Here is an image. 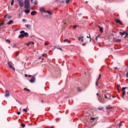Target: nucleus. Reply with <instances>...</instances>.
<instances>
[{"label": "nucleus", "instance_id": "obj_1", "mask_svg": "<svg viewBox=\"0 0 128 128\" xmlns=\"http://www.w3.org/2000/svg\"><path fill=\"white\" fill-rule=\"evenodd\" d=\"M18 2V4L20 8H22L24 4V8L28 10L30 8V0H24H24H17Z\"/></svg>", "mask_w": 128, "mask_h": 128}, {"label": "nucleus", "instance_id": "obj_2", "mask_svg": "<svg viewBox=\"0 0 128 128\" xmlns=\"http://www.w3.org/2000/svg\"><path fill=\"white\" fill-rule=\"evenodd\" d=\"M20 34H20L18 36L19 38H24V36H26V38H28V33L24 32V30L20 31Z\"/></svg>", "mask_w": 128, "mask_h": 128}, {"label": "nucleus", "instance_id": "obj_3", "mask_svg": "<svg viewBox=\"0 0 128 128\" xmlns=\"http://www.w3.org/2000/svg\"><path fill=\"white\" fill-rule=\"evenodd\" d=\"M119 34L120 36H124L126 34V36L124 38H128V32H120Z\"/></svg>", "mask_w": 128, "mask_h": 128}, {"label": "nucleus", "instance_id": "obj_4", "mask_svg": "<svg viewBox=\"0 0 128 128\" xmlns=\"http://www.w3.org/2000/svg\"><path fill=\"white\" fill-rule=\"evenodd\" d=\"M126 90V87H123L122 88V90L123 92H122V98H124V94H126V90Z\"/></svg>", "mask_w": 128, "mask_h": 128}, {"label": "nucleus", "instance_id": "obj_5", "mask_svg": "<svg viewBox=\"0 0 128 128\" xmlns=\"http://www.w3.org/2000/svg\"><path fill=\"white\" fill-rule=\"evenodd\" d=\"M36 80V78L33 76L32 77L31 79L30 80V82L32 84L33 82H34V81Z\"/></svg>", "mask_w": 128, "mask_h": 128}, {"label": "nucleus", "instance_id": "obj_6", "mask_svg": "<svg viewBox=\"0 0 128 128\" xmlns=\"http://www.w3.org/2000/svg\"><path fill=\"white\" fill-rule=\"evenodd\" d=\"M5 96L6 98H8L10 96V91L8 90H6Z\"/></svg>", "mask_w": 128, "mask_h": 128}, {"label": "nucleus", "instance_id": "obj_7", "mask_svg": "<svg viewBox=\"0 0 128 128\" xmlns=\"http://www.w3.org/2000/svg\"><path fill=\"white\" fill-rule=\"evenodd\" d=\"M8 65L10 68H12V70H16V68H14L12 67V64H10V62H8Z\"/></svg>", "mask_w": 128, "mask_h": 128}, {"label": "nucleus", "instance_id": "obj_8", "mask_svg": "<svg viewBox=\"0 0 128 128\" xmlns=\"http://www.w3.org/2000/svg\"><path fill=\"white\" fill-rule=\"evenodd\" d=\"M78 40L80 42H84V36H79Z\"/></svg>", "mask_w": 128, "mask_h": 128}, {"label": "nucleus", "instance_id": "obj_9", "mask_svg": "<svg viewBox=\"0 0 128 128\" xmlns=\"http://www.w3.org/2000/svg\"><path fill=\"white\" fill-rule=\"evenodd\" d=\"M116 22H117V24H121V26H122V24H124L122 23L120 20L118 19L116 20Z\"/></svg>", "mask_w": 128, "mask_h": 128}, {"label": "nucleus", "instance_id": "obj_10", "mask_svg": "<svg viewBox=\"0 0 128 128\" xmlns=\"http://www.w3.org/2000/svg\"><path fill=\"white\" fill-rule=\"evenodd\" d=\"M40 12H46V11L44 10V8L42 7L40 8Z\"/></svg>", "mask_w": 128, "mask_h": 128}, {"label": "nucleus", "instance_id": "obj_11", "mask_svg": "<svg viewBox=\"0 0 128 128\" xmlns=\"http://www.w3.org/2000/svg\"><path fill=\"white\" fill-rule=\"evenodd\" d=\"M104 98H108L110 100V96L108 95V94H104Z\"/></svg>", "mask_w": 128, "mask_h": 128}, {"label": "nucleus", "instance_id": "obj_12", "mask_svg": "<svg viewBox=\"0 0 128 128\" xmlns=\"http://www.w3.org/2000/svg\"><path fill=\"white\" fill-rule=\"evenodd\" d=\"M98 27L100 28V32H101V34H102V32H104V29L100 27V26H98Z\"/></svg>", "mask_w": 128, "mask_h": 128}, {"label": "nucleus", "instance_id": "obj_13", "mask_svg": "<svg viewBox=\"0 0 128 128\" xmlns=\"http://www.w3.org/2000/svg\"><path fill=\"white\" fill-rule=\"evenodd\" d=\"M24 12L25 14H30V10H24Z\"/></svg>", "mask_w": 128, "mask_h": 128}, {"label": "nucleus", "instance_id": "obj_14", "mask_svg": "<svg viewBox=\"0 0 128 128\" xmlns=\"http://www.w3.org/2000/svg\"><path fill=\"white\" fill-rule=\"evenodd\" d=\"M14 23V20H10L7 24H12Z\"/></svg>", "mask_w": 128, "mask_h": 128}, {"label": "nucleus", "instance_id": "obj_15", "mask_svg": "<svg viewBox=\"0 0 128 128\" xmlns=\"http://www.w3.org/2000/svg\"><path fill=\"white\" fill-rule=\"evenodd\" d=\"M35 14H36V12L32 11L31 12V16H34Z\"/></svg>", "mask_w": 128, "mask_h": 128}, {"label": "nucleus", "instance_id": "obj_16", "mask_svg": "<svg viewBox=\"0 0 128 128\" xmlns=\"http://www.w3.org/2000/svg\"><path fill=\"white\" fill-rule=\"evenodd\" d=\"M115 42H122L121 40L117 39L114 40Z\"/></svg>", "mask_w": 128, "mask_h": 128}, {"label": "nucleus", "instance_id": "obj_17", "mask_svg": "<svg viewBox=\"0 0 128 128\" xmlns=\"http://www.w3.org/2000/svg\"><path fill=\"white\" fill-rule=\"evenodd\" d=\"M98 100L100 102H102V98H100V96H99V98H98Z\"/></svg>", "mask_w": 128, "mask_h": 128}, {"label": "nucleus", "instance_id": "obj_18", "mask_svg": "<svg viewBox=\"0 0 128 128\" xmlns=\"http://www.w3.org/2000/svg\"><path fill=\"white\" fill-rule=\"evenodd\" d=\"M24 90H26V92H30V89H28V88H24Z\"/></svg>", "mask_w": 128, "mask_h": 128}, {"label": "nucleus", "instance_id": "obj_19", "mask_svg": "<svg viewBox=\"0 0 128 128\" xmlns=\"http://www.w3.org/2000/svg\"><path fill=\"white\" fill-rule=\"evenodd\" d=\"M26 28H32V26H30V24H27L26 25Z\"/></svg>", "mask_w": 128, "mask_h": 128}, {"label": "nucleus", "instance_id": "obj_20", "mask_svg": "<svg viewBox=\"0 0 128 128\" xmlns=\"http://www.w3.org/2000/svg\"><path fill=\"white\" fill-rule=\"evenodd\" d=\"M4 22L5 20H4L1 24H0V28L1 26H2L3 24H4Z\"/></svg>", "mask_w": 128, "mask_h": 128}, {"label": "nucleus", "instance_id": "obj_21", "mask_svg": "<svg viewBox=\"0 0 128 128\" xmlns=\"http://www.w3.org/2000/svg\"><path fill=\"white\" fill-rule=\"evenodd\" d=\"M6 42H8V44H10V39H6Z\"/></svg>", "mask_w": 128, "mask_h": 128}, {"label": "nucleus", "instance_id": "obj_22", "mask_svg": "<svg viewBox=\"0 0 128 128\" xmlns=\"http://www.w3.org/2000/svg\"><path fill=\"white\" fill-rule=\"evenodd\" d=\"M70 42V40H68V39L64 40V42Z\"/></svg>", "mask_w": 128, "mask_h": 128}, {"label": "nucleus", "instance_id": "obj_23", "mask_svg": "<svg viewBox=\"0 0 128 128\" xmlns=\"http://www.w3.org/2000/svg\"><path fill=\"white\" fill-rule=\"evenodd\" d=\"M11 6H14V0H12Z\"/></svg>", "mask_w": 128, "mask_h": 128}, {"label": "nucleus", "instance_id": "obj_24", "mask_svg": "<svg viewBox=\"0 0 128 128\" xmlns=\"http://www.w3.org/2000/svg\"><path fill=\"white\" fill-rule=\"evenodd\" d=\"M30 44H32V42H28V43L27 44H25L26 46H30Z\"/></svg>", "mask_w": 128, "mask_h": 128}, {"label": "nucleus", "instance_id": "obj_25", "mask_svg": "<svg viewBox=\"0 0 128 128\" xmlns=\"http://www.w3.org/2000/svg\"><path fill=\"white\" fill-rule=\"evenodd\" d=\"M100 35H98V36H96V37L95 38H96V40H98V38H100Z\"/></svg>", "mask_w": 128, "mask_h": 128}, {"label": "nucleus", "instance_id": "obj_26", "mask_svg": "<svg viewBox=\"0 0 128 128\" xmlns=\"http://www.w3.org/2000/svg\"><path fill=\"white\" fill-rule=\"evenodd\" d=\"M48 14L52 15V13L50 11H47Z\"/></svg>", "mask_w": 128, "mask_h": 128}, {"label": "nucleus", "instance_id": "obj_27", "mask_svg": "<svg viewBox=\"0 0 128 128\" xmlns=\"http://www.w3.org/2000/svg\"><path fill=\"white\" fill-rule=\"evenodd\" d=\"M112 107H107L106 108V110H112Z\"/></svg>", "mask_w": 128, "mask_h": 128}, {"label": "nucleus", "instance_id": "obj_28", "mask_svg": "<svg viewBox=\"0 0 128 128\" xmlns=\"http://www.w3.org/2000/svg\"><path fill=\"white\" fill-rule=\"evenodd\" d=\"M87 38H90V42H92V38H90V34L89 35V36H87Z\"/></svg>", "mask_w": 128, "mask_h": 128}, {"label": "nucleus", "instance_id": "obj_29", "mask_svg": "<svg viewBox=\"0 0 128 128\" xmlns=\"http://www.w3.org/2000/svg\"><path fill=\"white\" fill-rule=\"evenodd\" d=\"M102 76V75L100 74H99L98 76V78L97 79L98 80H100V77Z\"/></svg>", "mask_w": 128, "mask_h": 128}, {"label": "nucleus", "instance_id": "obj_30", "mask_svg": "<svg viewBox=\"0 0 128 128\" xmlns=\"http://www.w3.org/2000/svg\"><path fill=\"white\" fill-rule=\"evenodd\" d=\"M98 110H104V108H99Z\"/></svg>", "mask_w": 128, "mask_h": 128}, {"label": "nucleus", "instance_id": "obj_31", "mask_svg": "<svg viewBox=\"0 0 128 128\" xmlns=\"http://www.w3.org/2000/svg\"><path fill=\"white\" fill-rule=\"evenodd\" d=\"M34 4H36V5L38 4V0H36L34 1Z\"/></svg>", "mask_w": 128, "mask_h": 128}, {"label": "nucleus", "instance_id": "obj_32", "mask_svg": "<svg viewBox=\"0 0 128 128\" xmlns=\"http://www.w3.org/2000/svg\"><path fill=\"white\" fill-rule=\"evenodd\" d=\"M21 126H22V128H25L26 127V125H24V124H21Z\"/></svg>", "mask_w": 128, "mask_h": 128}, {"label": "nucleus", "instance_id": "obj_33", "mask_svg": "<svg viewBox=\"0 0 128 128\" xmlns=\"http://www.w3.org/2000/svg\"><path fill=\"white\" fill-rule=\"evenodd\" d=\"M70 0H66V4H68V2H70Z\"/></svg>", "mask_w": 128, "mask_h": 128}, {"label": "nucleus", "instance_id": "obj_34", "mask_svg": "<svg viewBox=\"0 0 128 128\" xmlns=\"http://www.w3.org/2000/svg\"><path fill=\"white\" fill-rule=\"evenodd\" d=\"M78 25H74V27H73V28L74 29V28H78Z\"/></svg>", "mask_w": 128, "mask_h": 128}, {"label": "nucleus", "instance_id": "obj_35", "mask_svg": "<svg viewBox=\"0 0 128 128\" xmlns=\"http://www.w3.org/2000/svg\"><path fill=\"white\" fill-rule=\"evenodd\" d=\"M96 86H98V80H97V81L96 82Z\"/></svg>", "mask_w": 128, "mask_h": 128}, {"label": "nucleus", "instance_id": "obj_36", "mask_svg": "<svg viewBox=\"0 0 128 128\" xmlns=\"http://www.w3.org/2000/svg\"><path fill=\"white\" fill-rule=\"evenodd\" d=\"M96 120V118H92V117H90V120Z\"/></svg>", "mask_w": 128, "mask_h": 128}, {"label": "nucleus", "instance_id": "obj_37", "mask_svg": "<svg viewBox=\"0 0 128 128\" xmlns=\"http://www.w3.org/2000/svg\"><path fill=\"white\" fill-rule=\"evenodd\" d=\"M23 112H27L28 110H26V108H24V109H23Z\"/></svg>", "mask_w": 128, "mask_h": 128}, {"label": "nucleus", "instance_id": "obj_38", "mask_svg": "<svg viewBox=\"0 0 128 128\" xmlns=\"http://www.w3.org/2000/svg\"><path fill=\"white\" fill-rule=\"evenodd\" d=\"M22 22H26V19H22Z\"/></svg>", "mask_w": 128, "mask_h": 128}, {"label": "nucleus", "instance_id": "obj_39", "mask_svg": "<svg viewBox=\"0 0 128 128\" xmlns=\"http://www.w3.org/2000/svg\"><path fill=\"white\" fill-rule=\"evenodd\" d=\"M12 48H16V44H14Z\"/></svg>", "mask_w": 128, "mask_h": 128}, {"label": "nucleus", "instance_id": "obj_40", "mask_svg": "<svg viewBox=\"0 0 128 128\" xmlns=\"http://www.w3.org/2000/svg\"><path fill=\"white\" fill-rule=\"evenodd\" d=\"M77 90H78V92H80V88H77Z\"/></svg>", "mask_w": 128, "mask_h": 128}, {"label": "nucleus", "instance_id": "obj_41", "mask_svg": "<svg viewBox=\"0 0 128 128\" xmlns=\"http://www.w3.org/2000/svg\"><path fill=\"white\" fill-rule=\"evenodd\" d=\"M122 126V122H120V123L119 124V127Z\"/></svg>", "mask_w": 128, "mask_h": 128}, {"label": "nucleus", "instance_id": "obj_42", "mask_svg": "<svg viewBox=\"0 0 128 128\" xmlns=\"http://www.w3.org/2000/svg\"><path fill=\"white\" fill-rule=\"evenodd\" d=\"M60 2L64 3V0H62L60 1Z\"/></svg>", "mask_w": 128, "mask_h": 128}, {"label": "nucleus", "instance_id": "obj_43", "mask_svg": "<svg viewBox=\"0 0 128 128\" xmlns=\"http://www.w3.org/2000/svg\"><path fill=\"white\" fill-rule=\"evenodd\" d=\"M8 16V14H6V15H5L4 16V18H6V17Z\"/></svg>", "mask_w": 128, "mask_h": 128}, {"label": "nucleus", "instance_id": "obj_44", "mask_svg": "<svg viewBox=\"0 0 128 128\" xmlns=\"http://www.w3.org/2000/svg\"><path fill=\"white\" fill-rule=\"evenodd\" d=\"M7 18H12V16H8Z\"/></svg>", "mask_w": 128, "mask_h": 128}, {"label": "nucleus", "instance_id": "obj_45", "mask_svg": "<svg viewBox=\"0 0 128 128\" xmlns=\"http://www.w3.org/2000/svg\"><path fill=\"white\" fill-rule=\"evenodd\" d=\"M58 50H60L62 51V48H57Z\"/></svg>", "mask_w": 128, "mask_h": 128}, {"label": "nucleus", "instance_id": "obj_46", "mask_svg": "<svg viewBox=\"0 0 128 128\" xmlns=\"http://www.w3.org/2000/svg\"><path fill=\"white\" fill-rule=\"evenodd\" d=\"M17 114L18 115L20 114V112H17Z\"/></svg>", "mask_w": 128, "mask_h": 128}, {"label": "nucleus", "instance_id": "obj_47", "mask_svg": "<svg viewBox=\"0 0 128 128\" xmlns=\"http://www.w3.org/2000/svg\"><path fill=\"white\" fill-rule=\"evenodd\" d=\"M41 102H42V104H44V100H41Z\"/></svg>", "mask_w": 128, "mask_h": 128}, {"label": "nucleus", "instance_id": "obj_48", "mask_svg": "<svg viewBox=\"0 0 128 128\" xmlns=\"http://www.w3.org/2000/svg\"><path fill=\"white\" fill-rule=\"evenodd\" d=\"M126 77L128 78V72H126Z\"/></svg>", "mask_w": 128, "mask_h": 128}, {"label": "nucleus", "instance_id": "obj_49", "mask_svg": "<svg viewBox=\"0 0 128 128\" xmlns=\"http://www.w3.org/2000/svg\"><path fill=\"white\" fill-rule=\"evenodd\" d=\"M117 69H118V68H116V67L114 68V70H117Z\"/></svg>", "mask_w": 128, "mask_h": 128}, {"label": "nucleus", "instance_id": "obj_50", "mask_svg": "<svg viewBox=\"0 0 128 128\" xmlns=\"http://www.w3.org/2000/svg\"><path fill=\"white\" fill-rule=\"evenodd\" d=\"M44 46H48V44H46V43H44Z\"/></svg>", "mask_w": 128, "mask_h": 128}, {"label": "nucleus", "instance_id": "obj_51", "mask_svg": "<svg viewBox=\"0 0 128 128\" xmlns=\"http://www.w3.org/2000/svg\"><path fill=\"white\" fill-rule=\"evenodd\" d=\"M86 43L83 44H82V46H86Z\"/></svg>", "mask_w": 128, "mask_h": 128}, {"label": "nucleus", "instance_id": "obj_52", "mask_svg": "<svg viewBox=\"0 0 128 128\" xmlns=\"http://www.w3.org/2000/svg\"><path fill=\"white\" fill-rule=\"evenodd\" d=\"M28 76L29 78H30V77H32V75H28Z\"/></svg>", "mask_w": 128, "mask_h": 128}, {"label": "nucleus", "instance_id": "obj_53", "mask_svg": "<svg viewBox=\"0 0 128 128\" xmlns=\"http://www.w3.org/2000/svg\"><path fill=\"white\" fill-rule=\"evenodd\" d=\"M90 116V114L88 113L86 114V116Z\"/></svg>", "mask_w": 128, "mask_h": 128}, {"label": "nucleus", "instance_id": "obj_54", "mask_svg": "<svg viewBox=\"0 0 128 128\" xmlns=\"http://www.w3.org/2000/svg\"><path fill=\"white\" fill-rule=\"evenodd\" d=\"M96 96H100V94H98V93H97Z\"/></svg>", "mask_w": 128, "mask_h": 128}, {"label": "nucleus", "instance_id": "obj_55", "mask_svg": "<svg viewBox=\"0 0 128 128\" xmlns=\"http://www.w3.org/2000/svg\"><path fill=\"white\" fill-rule=\"evenodd\" d=\"M31 44H34V42H31Z\"/></svg>", "mask_w": 128, "mask_h": 128}, {"label": "nucleus", "instance_id": "obj_56", "mask_svg": "<svg viewBox=\"0 0 128 128\" xmlns=\"http://www.w3.org/2000/svg\"><path fill=\"white\" fill-rule=\"evenodd\" d=\"M31 2H34V0H31Z\"/></svg>", "mask_w": 128, "mask_h": 128}, {"label": "nucleus", "instance_id": "obj_57", "mask_svg": "<svg viewBox=\"0 0 128 128\" xmlns=\"http://www.w3.org/2000/svg\"><path fill=\"white\" fill-rule=\"evenodd\" d=\"M38 58L39 60H40L42 58V57H39Z\"/></svg>", "mask_w": 128, "mask_h": 128}, {"label": "nucleus", "instance_id": "obj_58", "mask_svg": "<svg viewBox=\"0 0 128 128\" xmlns=\"http://www.w3.org/2000/svg\"><path fill=\"white\" fill-rule=\"evenodd\" d=\"M25 76H28V74H26L25 75Z\"/></svg>", "mask_w": 128, "mask_h": 128}, {"label": "nucleus", "instance_id": "obj_59", "mask_svg": "<svg viewBox=\"0 0 128 128\" xmlns=\"http://www.w3.org/2000/svg\"><path fill=\"white\" fill-rule=\"evenodd\" d=\"M44 56V54H42V56Z\"/></svg>", "mask_w": 128, "mask_h": 128}, {"label": "nucleus", "instance_id": "obj_60", "mask_svg": "<svg viewBox=\"0 0 128 128\" xmlns=\"http://www.w3.org/2000/svg\"><path fill=\"white\" fill-rule=\"evenodd\" d=\"M20 104H21V105L22 104L21 102H20Z\"/></svg>", "mask_w": 128, "mask_h": 128}, {"label": "nucleus", "instance_id": "obj_61", "mask_svg": "<svg viewBox=\"0 0 128 128\" xmlns=\"http://www.w3.org/2000/svg\"><path fill=\"white\" fill-rule=\"evenodd\" d=\"M118 88H120V86H118Z\"/></svg>", "mask_w": 128, "mask_h": 128}, {"label": "nucleus", "instance_id": "obj_62", "mask_svg": "<svg viewBox=\"0 0 128 128\" xmlns=\"http://www.w3.org/2000/svg\"><path fill=\"white\" fill-rule=\"evenodd\" d=\"M86 4H88V2H86Z\"/></svg>", "mask_w": 128, "mask_h": 128}, {"label": "nucleus", "instance_id": "obj_63", "mask_svg": "<svg viewBox=\"0 0 128 128\" xmlns=\"http://www.w3.org/2000/svg\"><path fill=\"white\" fill-rule=\"evenodd\" d=\"M112 98H114V96H112Z\"/></svg>", "mask_w": 128, "mask_h": 128}, {"label": "nucleus", "instance_id": "obj_64", "mask_svg": "<svg viewBox=\"0 0 128 128\" xmlns=\"http://www.w3.org/2000/svg\"><path fill=\"white\" fill-rule=\"evenodd\" d=\"M51 128H52V127H51Z\"/></svg>", "mask_w": 128, "mask_h": 128}]
</instances>
